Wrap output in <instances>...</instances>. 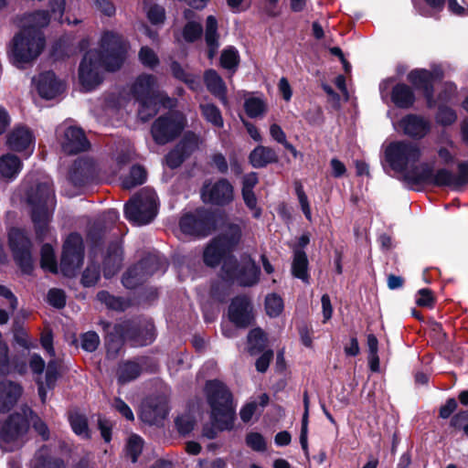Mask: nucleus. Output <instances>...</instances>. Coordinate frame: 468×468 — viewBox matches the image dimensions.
Instances as JSON below:
<instances>
[{"instance_id": "obj_61", "label": "nucleus", "mask_w": 468, "mask_h": 468, "mask_svg": "<svg viewBox=\"0 0 468 468\" xmlns=\"http://www.w3.org/2000/svg\"><path fill=\"white\" fill-rule=\"evenodd\" d=\"M218 24L214 16H208L206 19L205 41L206 43H219L218 32Z\"/></svg>"}, {"instance_id": "obj_57", "label": "nucleus", "mask_w": 468, "mask_h": 468, "mask_svg": "<svg viewBox=\"0 0 468 468\" xmlns=\"http://www.w3.org/2000/svg\"><path fill=\"white\" fill-rule=\"evenodd\" d=\"M138 58L140 62L150 69H154L160 63L156 53L148 46H144L140 48Z\"/></svg>"}, {"instance_id": "obj_55", "label": "nucleus", "mask_w": 468, "mask_h": 468, "mask_svg": "<svg viewBox=\"0 0 468 468\" xmlns=\"http://www.w3.org/2000/svg\"><path fill=\"white\" fill-rule=\"evenodd\" d=\"M283 301L277 293H271L266 296L265 310L270 317H277L283 311Z\"/></svg>"}, {"instance_id": "obj_59", "label": "nucleus", "mask_w": 468, "mask_h": 468, "mask_svg": "<svg viewBox=\"0 0 468 468\" xmlns=\"http://www.w3.org/2000/svg\"><path fill=\"white\" fill-rule=\"evenodd\" d=\"M80 340V347L88 353L96 351L101 343L99 335L95 331H88L81 334Z\"/></svg>"}, {"instance_id": "obj_22", "label": "nucleus", "mask_w": 468, "mask_h": 468, "mask_svg": "<svg viewBox=\"0 0 468 468\" xmlns=\"http://www.w3.org/2000/svg\"><path fill=\"white\" fill-rule=\"evenodd\" d=\"M90 143L84 131L77 126H69L65 129L61 140V149L68 155H74L90 149Z\"/></svg>"}, {"instance_id": "obj_17", "label": "nucleus", "mask_w": 468, "mask_h": 468, "mask_svg": "<svg viewBox=\"0 0 468 468\" xmlns=\"http://www.w3.org/2000/svg\"><path fill=\"white\" fill-rule=\"evenodd\" d=\"M28 430V419L21 413H12L0 421V441L5 443L18 441L26 436Z\"/></svg>"}, {"instance_id": "obj_60", "label": "nucleus", "mask_w": 468, "mask_h": 468, "mask_svg": "<svg viewBox=\"0 0 468 468\" xmlns=\"http://www.w3.org/2000/svg\"><path fill=\"white\" fill-rule=\"evenodd\" d=\"M295 194L298 197L301 209L308 221H312V211L308 197L304 192L303 186L300 181L294 182Z\"/></svg>"}, {"instance_id": "obj_64", "label": "nucleus", "mask_w": 468, "mask_h": 468, "mask_svg": "<svg viewBox=\"0 0 468 468\" xmlns=\"http://www.w3.org/2000/svg\"><path fill=\"white\" fill-rule=\"evenodd\" d=\"M246 444L256 452H264L267 449V443L262 434L251 431L246 435Z\"/></svg>"}, {"instance_id": "obj_54", "label": "nucleus", "mask_w": 468, "mask_h": 468, "mask_svg": "<svg viewBox=\"0 0 468 468\" xmlns=\"http://www.w3.org/2000/svg\"><path fill=\"white\" fill-rule=\"evenodd\" d=\"M202 35V25L196 21H188L182 29V37L187 43H194L197 41Z\"/></svg>"}, {"instance_id": "obj_1", "label": "nucleus", "mask_w": 468, "mask_h": 468, "mask_svg": "<svg viewBox=\"0 0 468 468\" xmlns=\"http://www.w3.org/2000/svg\"><path fill=\"white\" fill-rule=\"evenodd\" d=\"M66 0H49L48 10H37L31 14L32 25L16 33L11 42L8 57L18 69L36 60L43 51L46 38L42 28L48 26L51 18L62 21Z\"/></svg>"}, {"instance_id": "obj_47", "label": "nucleus", "mask_w": 468, "mask_h": 468, "mask_svg": "<svg viewBox=\"0 0 468 468\" xmlns=\"http://www.w3.org/2000/svg\"><path fill=\"white\" fill-rule=\"evenodd\" d=\"M200 112L204 119L217 128L224 125L223 117L219 108L214 103L200 104Z\"/></svg>"}, {"instance_id": "obj_16", "label": "nucleus", "mask_w": 468, "mask_h": 468, "mask_svg": "<svg viewBox=\"0 0 468 468\" xmlns=\"http://www.w3.org/2000/svg\"><path fill=\"white\" fill-rule=\"evenodd\" d=\"M99 325L101 326L104 333L106 357L112 360L116 359L126 338V331L123 323L113 324L107 320H100Z\"/></svg>"}, {"instance_id": "obj_23", "label": "nucleus", "mask_w": 468, "mask_h": 468, "mask_svg": "<svg viewBox=\"0 0 468 468\" xmlns=\"http://www.w3.org/2000/svg\"><path fill=\"white\" fill-rule=\"evenodd\" d=\"M98 59L91 54H86L80 63V82L87 90H92L101 83L102 79L98 70Z\"/></svg>"}, {"instance_id": "obj_31", "label": "nucleus", "mask_w": 468, "mask_h": 468, "mask_svg": "<svg viewBox=\"0 0 468 468\" xmlns=\"http://www.w3.org/2000/svg\"><path fill=\"white\" fill-rule=\"evenodd\" d=\"M249 161L252 167L259 169L271 164H277L279 156L273 148L260 144L250 153Z\"/></svg>"}, {"instance_id": "obj_33", "label": "nucleus", "mask_w": 468, "mask_h": 468, "mask_svg": "<svg viewBox=\"0 0 468 468\" xmlns=\"http://www.w3.org/2000/svg\"><path fill=\"white\" fill-rule=\"evenodd\" d=\"M309 261L306 252L302 249H294L291 267L292 275L309 283Z\"/></svg>"}, {"instance_id": "obj_34", "label": "nucleus", "mask_w": 468, "mask_h": 468, "mask_svg": "<svg viewBox=\"0 0 468 468\" xmlns=\"http://www.w3.org/2000/svg\"><path fill=\"white\" fill-rule=\"evenodd\" d=\"M49 211H31V220L34 226L36 240L38 243L44 242L49 233Z\"/></svg>"}, {"instance_id": "obj_39", "label": "nucleus", "mask_w": 468, "mask_h": 468, "mask_svg": "<svg viewBox=\"0 0 468 468\" xmlns=\"http://www.w3.org/2000/svg\"><path fill=\"white\" fill-rule=\"evenodd\" d=\"M106 232L107 226L101 221H95L89 227L86 238L92 250H101L103 247Z\"/></svg>"}, {"instance_id": "obj_13", "label": "nucleus", "mask_w": 468, "mask_h": 468, "mask_svg": "<svg viewBox=\"0 0 468 468\" xmlns=\"http://www.w3.org/2000/svg\"><path fill=\"white\" fill-rule=\"evenodd\" d=\"M126 339L134 346H146L156 338L155 326L151 319L136 317L123 322Z\"/></svg>"}, {"instance_id": "obj_5", "label": "nucleus", "mask_w": 468, "mask_h": 468, "mask_svg": "<svg viewBox=\"0 0 468 468\" xmlns=\"http://www.w3.org/2000/svg\"><path fill=\"white\" fill-rule=\"evenodd\" d=\"M156 79L152 74L139 75L131 88V92L136 101L139 102L138 117L143 122L152 119L159 110V103H165L159 100V92L154 90Z\"/></svg>"}, {"instance_id": "obj_37", "label": "nucleus", "mask_w": 468, "mask_h": 468, "mask_svg": "<svg viewBox=\"0 0 468 468\" xmlns=\"http://www.w3.org/2000/svg\"><path fill=\"white\" fill-rule=\"evenodd\" d=\"M147 279L148 277L137 262L129 267L122 274V283L127 289H135L145 282Z\"/></svg>"}, {"instance_id": "obj_58", "label": "nucleus", "mask_w": 468, "mask_h": 468, "mask_svg": "<svg viewBox=\"0 0 468 468\" xmlns=\"http://www.w3.org/2000/svg\"><path fill=\"white\" fill-rule=\"evenodd\" d=\"M101 278V268L96 264H90L83 271L80 282L84 287L94 286Z\"/></svg>"}, {"instance_id": "obj_11", "label": "nucleus", "mask_w": 468, "mask_h": 468, "mask_svg": "<svg viewBox=\"0 0 468 468\" xmlns=\"http://www.w3.org/2000/svg\"><path fill=\"white\" fill-rule=\"evenodd\" d=\"M8 246L12 252L14 261L25 275H31L34 271L32 257V241L25 230L13 228L8 233Z\"/></svg>"}, {"instance_id": "obj_14", "label": "nucleus", "mask_w": 468, "mask_h": 468, "mask_svg": "<svg viewBox=\"0 0 468 468\" xmlns=\"http://www.w3.org/2000/svg\"><path fill=\"white\" fill-rule=\"evenodd\" d=\"M201 198L206 204L226 207L234 199V187L227 178L215 183H205L201 188Z\"/></svg>"}, {"instance_id": "obj_9", "label": "nucleus", "mask_w": 468, "mask_h": 468, "mask_svg": "<svg viewBox=\"0 0 468 468\" xmlns=\"http://www.w3.org/2000/svg\"><path fill=\"white\" fill-rule=\"evenodd\" d=\"M125 218L135 225H146L157 215V204L153 194L139 192L124 205Z\"/></svg>"}, {"instance_id": "obj_41", "label": "nucleus", "mask_w": 468, "mask_h": 468, "mask_svg": "<svg viewBox=\"0 0 468 468\" xmlns=\"http://www.w3.org/2000/svg\"><path fill=\"white\" fill-rule=\"evenodd\" d=\"M242 236V230L239 224L229 223L225 230L217 236L231 251L239 245Z\"/></svg>"}, {"instance_id": "obj_42", "label": "nucleus", "mask_w": 468, "mask_h": 468, "mask_svg": "<svg viewBox=\"0 0 468 468\" xmlns=\"http://www.w3.org/2000/svg\"><path fill=\"white\" fill-rule=\"evenodd\" d=\"M147 179V171L141 165H133L130 168L129 175L122 181L124 189H132L143 185Z\"/></svg>"}, {"instance_id": "obj_40", "label": "nucleus", "mask_w": 468, "mask_h": 468, "mask_svg": "<svg viewBox=\"0 0 468 468\" xmlns=\"http://www.w3.org/2000/svg\"><path fill=\"white\" fill-rule=\"evenodd\" d=\"M303 414L302 417L301 432H300V443L303 453L307 459H309V448H308V423H309V394L307 390H304L303 394Z\"/></svg>"}, {"instance_id": "obj_8", "label": "nucleus", "mask_w": 468, "mask_h": 468, "mask_svg": "<svg viewBox=\"0 0 468 468\" xmlns=\"http://www.w3.org/2000/svg\"><path fill=\"white\" fill-rule=\"evenodd\" d=\"M221 271L227 282H236L241 287L257 284L261 275L260 267L250 257L242 258L239 262L234 255H230L225 259Z\"/></svg>"}, {"instance_id": "obj_4", "label": "nucleus", "mask_w": 468, "mask_h": 468, "mask_svg": "<svg viewBox=\"0 0 468 468\" xmlns=\"http://www.w3.org/2000/svg\"><path fill=\"white\" fill-rule=\"evenodd\" d=\"M221 213L218 209L198 207L184 213L179 218V229L186 236L197 239H205L218 229Z\"/></svg>"}, {"instance_id": "obj_32", "label": "nucleus", "mask_w": 468, "mask_h": 468, "mask_svg": "<svg viewBox=\"0 0 468 468\" xmlns=\"http://www.w3.org/2000/svg\"><path fill=\"white\" fill-rule=\"evenodd\" d=\"M33 141L34 136L32 132L25 126L14 129L7 136L9 148L16 152L25 151Z\"/></svg>"}, {"instance_id": "obj_20", "label": "nucleus", "mask_w": 468, "mask_h": 468, "mask_svg": "<svg viewBox=\"0 0 468 468\" xmlns=\"http://www.w3.org/2000/svg\"><path fill=\"white\" fill-rule=\"evenodd\" d=\"M398 128L413 140L425 138L431 130V122L417 113H408L398 122Z\"/></svg>"}, {"instance_id": "obj_29", "label": "nucleus", "mask_w": 468, "mask_h": 468, "mask_svg": "<svg viewBox=\"0 0 468 468\" xmlns=\"http://www.w3.org/2000/svg\"><path fill=\"white\" fill-rule=\"evenodd\" d=\"M22 386L14 381H0V412L10 411L22 394Z\"/></svg>"}, {"instance_id": "obj_7", "label": "nucleus", "mask_w": 468, "mask_h": 468, "mask_svg": "<svg viewBox=\"0 0 468 468\" xmlns=\"http://www.w3.org/2000/svg\"><path fill=\"white\" fill-rule=\"evenodd\" d=\"M186 125V118L179 111H168L152 123L150 133L157 145H165L176 140Z\"/></svg>"}, {"instance_id": "obj_6", "label": "nucleus", "mask_w": 468, "mask_h": 468, "mask_svg": "<svg viewBox=\"0 0 468 468\" xmlns=\"http://www.w3.org/2000/svg\"><path fill=\"white\" fill-rule=\"evenodd\" d=\"M109 72L119 70L127 57V45L122 37L112 31L102 34L100 51L93 55Z\"/></svg>"}, {"instance_id": "obj_52", "label": "nucleus", "mask_w": 468, "mask_h": 468, "mask_svg": "<svg viewBox=\"0 0 468 468\" xmlns=\"http://www.w3.org/2000/svg\"><path fill=\"white\" fill-rule=\"evenodd\" d=\"M97 299L104 303L109 309L114 311H124L125 304L122 297H117L111 294L108 291H100L97 293Z\"/></svg>"}, {"instance_id": "obj_30", "label": "nucleus", "mask_w": 468, "mask_h": 468, "mask_svg": "<svg viewBox=\"0 0 468 468\" xmlns=\"http://www.w3.org/2000/svg\"><path fill=\"white\" fill-rule=\"evenodd\" d=\"M204 82L207 87V90L213 96L218 98L223 105H228V89L225 81L223 80V79L218 73L217 70L213 69H207L204 72Z\"/></svg>"}, {"instance_id": "obj_25", "label": "nucleus", "mask_w": 468, "mask_h": 468, "mask_svg": "<svg viewBox=\"0 0 468 468\" xmlns=\"http://www.w3.org/2000/svg\"><path fill=\"white\" fill-rule=\"evenodd\" d=\"M230 255H233L232 251L215 237L204 249L203 261L207 267L215 268L221 262L223 264L225 259Z\"/></svg>"}, {"instance_id": "obj_46", "label": "nucleus", "mask_w": 468, "mask_h": 468, "mask_svg": "<svg viewBox=\"0 0 468 468\" xmlns=\"http://www.w3.org/2000/svg\"><path fill=\"white\" fill-rule=\"evenodd\" d=\"M457 118V112L454 109L444 103L438 105L435 113V122L438 125L442 127L452 126L456 122Z\"/></svg>"}, {"instance_id": "obj_56", "label": "nucleus", "mask_w": 468, "mask_h": 468, "mask_svg": "<svg viewBox=\"0 0 468 468\" xmlns=\"http://www.w3.org/2000/svg\"><path fill=\"white\" fill-rule=\"evenodd\" d=\"M59 377L60 373L58 362L55 359L49 360L47 365L44 382L48 389L52 390L55 388Z\"/></svg>"}, {"instance_id": "obj_50", "label": "nucleus", "mask_w": 468, "mask_h": 468, "mask_svg": "<svg viewBox=\"0 0 468 468\" xmlns=\"http://www.w3.org/2000/svg\"><path fill=\"white\" fill-rule=\"evenodd\" d=\"M69 420L75 434L84 439L90 438L88 420L84 415L79 413L72 414L69 416Z\"/></svg>"}, {"instance_id": "obj_28", "label": "nucleus", "mask_w": 468, "mask_h": 468, "mask_svg": "<svg viewBox=\"0 0 468 468\" xmlns=\"http://www.w3.org/2000/svg\"><path fill=\"white\" fill-rule=\"evenodd\" d=\"M95 176L94 164L90 159H80L74 162L69 173V180L75 186H85L92 182Z\"/></svg>"}, {"instance_id": "obj_2", "label": "nucleus", "mask_w": 468, "mask_h": 468, "mask_svg": "<svg viewBox=\"0 0 468 468\" xmlns=\"http://www.w3.org/2000/svg\"><path fill=\"white\" fill-rule=\"evenodd\" d=\"M457 168L455 175L445 167L434 171L431 165L421 163L405 174L404 180L413 186L458 189L468 185V161L460 162Z\"/></svg>"}, {"instance_id": "obj_21", "label": "nucleus", "mask_w": 468, "mask_h": 468, "mask_svg": "<svg viewBox=\"0 0 468 468\" xmlns=\"http://www.w3.org/2000/svg\"><path fill=\"white\" fill-rule=\"evenodd\" d=\"M169 413L167 400L163 397L149 398L143 403L140 418L150 425H159Z\"/></svg>"}, {"instance_id": "obj_53", "label": "nucleus", "mask_w": 468, "mask_h": 468, "mask_svg": "<svg viewBox=\"0 0 468 468\" xmlns=\"http://www.w3.org/2000/svg\"><path fill=\"white\" fill-rule=\"evenodd\" d=\"M144 448V440L137 434H132L129 437L126 445V452L131 462L135 463L138 461Z\"/></svg>"}, {"instance_id": "obj_62", "label": "nucleus", "mask_w": 468, "mask_h": 468, "mask_svg": "<svg viewBox=\"0 0 468 468\" xmlns=\"http://www.w3.org/2000/svg\"><path fill=\"white\" fill-rule=\"evenodd\" d=\"M175 424L178 433L182 436H186L194 430L196 420L190 415H181L176 418Z\"/></svg>"}, {"instance_id": "obj_12", "label": "nucleus", "mask_w": 468, "mask_h": 468, "mask_svg": "<svg viewBox=\"0 0 468 468\" xmlns=\"http://www.w3.org/2000/svg\"><path fill=\"white\" fill-rule=\"evenodd\" d=\"M84 261L83 239L79 232L68 235L62 246L60 271L65 277H74Z\"/></svg>"}, {"instance_id": "obj_63", "label": "nucleus", "mask_w": 468, "mask_h": 468, "mask_svg": "<svg viewBox=\"0 0 468 468\" xmlns=\"http://www.w3.org/2000/svg\"><path fill=\"white\" fill-rule=\"evenodd\" d=\"M48 302L52 307L56 309L64 308L67 303V296L65 292L58 288L50 289L48 292Z\"/></svg>"}, {"instance_id": "obj_18", "label": "nucleus", "mask_w": 468, "mask_h": 468, "mask_svg": "<svg viewBox=\"0 0 468 468\" xmlns=\"http://www.w3.org/2000/svg\"><path fill=\"white\" fill-rule=\"evenodd\" d=\"M444 78V71L441 67H433L431 69L417 68L411 69L407 75V80L414 91L424 93L435 89L434 84Z\"/></svg>"}, {"instance_id": "obj_35", "label": "nucleus", "mask_w": 468, "mask_h": 468, "mask_svg": "<svg viewBox=\"0 0 468 468\" xmlns=\"http://www.w3.org/2000/svg\"><path fill=\"white\" fill-rule=\"evenodd\" d=\"M138 264L148 278L158 271L165 272L168 267L165 258L155 253H148L138 261Z\"/></svg>"}, {"instance_id": "obj_44", "label": "nucleus", "mask_w": 468, "mask_h": 468, "mask_svg": "<svg viewBox=\"0 0 468 468\" xmlns=\"http://www.w3.org/2000/svg\"><path fill=\"white\" fill-rule=\"evenodd\" d=\"M239 62L240 57L235 47L229 46L221 51L219 64L223 69L234 73L238 69Z\"/></svg>"}, {"instance_id": "obj_24", "label": "nucleus", "mask_w": 468, "mask_h": 468, "mask_svg": "<svg viewBox=\"0 0 468 468\" xmlns=\"http://www.w3.org/2000/svg\"><path fill=\"white\" fill-rule=\"evenodd\" d=\"M65 90L63 82L58 79L52 70L39 74L37 82L38 95L45 100H52L60 95Z\"/></svg>"}, {"instance_id": "obj_48", "label": "nucleus", "mask_w": 468, "mask_h": 468, "mask_svg": "<svg viewBox=\"0 0 468 468\" xmlns=\"http://www.w3.org/2000/svg\"><path fill=\"white\" fill-rule=\"evenodd\" d=\"M175 147L187 159L198 148V136L194 132H187Z\"/></svg>"}, {"instance_id": "obj_15", "label": "nucleus", "mask_w": 468, "mask_h": 468, "mask_svg": "<svg viewBox=\"0 0 468 468\" xmlns=\"http://www.w3.org/2000/svg\"><path fill=\"white\" fill-rule=\"evenodd\" d=\"M228 316L229 321L238 328H247L254 322L253 306L250 297L239 294L232 298Z\"/></svg>"}, {"instance_id": "obj_3", "label": "nucleus", "mask_w": 468, "mask_h": 468, "mask_svg": "<svg viewBox=\"0 0 468 468\" xmlns=\"http://www.w3.org/2000/svg\"><path fill=\"white\" fill-rule=\"evenodd\" d=\"M204 391L210 408V420L219 431L233 430L236 410L233 395L227 385L219 379L207 380Z\"/></svg>"}, {"instance_id": "obj_19", "label": "nucleus", "mask_w": 468, "mask_h": 468, "mask_svg": "<svg viewBox=\"0 0 468 468\" xmlns=\"http://www.w3.org/2000/svg\"><path fill=\"white\" fill-rule=\"evenodd\" d=\"M27 202L31 206V211H48V207L54 208L56 197L53 183L50 181L39 182L27 193Z\"/></svg>"}, {"instance_id": "obj_38", "label": "nucleus", "mask_w": 468, "mask_h": 468, "mask_svg": "<svg viewBox=\"0 0 468 468\" xmlns=\"http://www.w3.org/2000/svg\"><path fill=\"white\" fill-rule=\"evenodd\" d=\"M248 352L250 356H256L265 351L267 336L264 331L260 328H253L248 334Z\"/></svg>"}, {"instance_id": "obj_49", "label": "nucleus", "mask_w": 468, "mask_h": 468, "mask_svg": "<svg viewBox=\"0 0 468 468\" xmlns=\"http://www.w3.org/2000/svg\"><path fill=\"white\" fill-rule=\"evenodd\" d=\"M244 110L250 118H258L266 112L267 105L261 98L250 97L244 101Z\"/></svg>"}, {"instance_id": "obj_27", "label": "nucleus", "mask_w": 468, "mask_h": 468, "mask_svg": "<svg viewBox=\"0 0 468 468\" xmlns=\"http://www.w3.org/2000/svg\"><path fill=\"white\" fill-rule=\"evenodd\" d=\"M390 101L398 109L410 110L413 108L417 96L410 85L405 82H399L391 89Z\"/></svg>"}, {"instance_id": "obj_10", "label": "nucleus", "mask_w": 468, "mask_h": 468, "mask_svg": "<svg viewBox=\"0 0 468 468\" xmlns=\"http://www.w3.org/2000/svg\"><path fill=\"white\" fill-rule=\"evenodd\" d=\"M421 157L420 146L410 141L391 142L385 150V159L392 170L403 172L410 164H415Z\"/></svg>"}, {"instance_id": "obj_26", "label": "nucleus", "mask_w": 468, "mask_h": 468, "mask_svg": "<svg viewBox=\"0 0 468 468\" xmlns=\"http://www.w3.org/2000/svg\"><path fill=\"white\" fill-rule=\"evenodd\" d=\"M122 262V249L118 241H111L106 255L102 261L103 276L112 278L121 270Z\"/></svg>"}, {"instance_id": "obj_51", "label": "nucleus", "mask_w": 468, "mask_h": 468, "mask_svg": "<svg viewBox=\"0 0 468 468\" xmlns=\"http://www.w3.org/2000/svg\"><path fill=\"white\" fill-rule=\"evenodd\" d=\"M170 69L175 79L186 83L189 89L195 90V85L197 84L195 77L186 72L178 61L173 60Z\"/></svg>"}, {"instance_id": "obj_43", "label": "nucleus", "mask_w": 468, "mask_h": 468, "mask_svg": "<svg viewBox=\"0 0 468 468\" xmlns=\"http://www.w3.org/2000/svg\"><path fill=\"white\" fill-rule=\"evenodd\" d=\"M142 372L141 366L134 361H125L119 366L118 368V382L125 384L137 378Z\"/></svg>"}, {"instance_id": "obj_45", "label": "nucleus", "mask_w": 468, "mask_h": 468, "mask_svg": "<svg viewBox=\"0 0 468 468\" xmlns=\"http://www.w3.org/2000/svg\"><path fill=\"white\" fill-rule=\"evenodd\" d=\"M40 266L51 273H58V263L51 244L44 243L40 249Z\"/></svg>"}, {"instance_id": "obj_36", "label": "nucleus", "mask_w": 468, "mask_h": 468, "mask_svg": "<svg viewBox=\"0 0 468 468\" xmlns=\"http://www.w3.org/2000/svg\"><path fill=\"white\" fill-rule=\"evenodd\" d=\"M20 158L13 154H6L0 156V175L5 178L13 179L16 177L22 169Z\"/></svg>"}]
</instances>
